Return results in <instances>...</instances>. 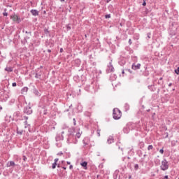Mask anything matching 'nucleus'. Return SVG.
Segmentation results:
<instances>
[{"label": "nucleus", "instance_id": "nucleus-31", "mask_svg": "<svg viewBox=\"0 0 179 179\" xmlns=\"http://www.w3.org/2000/svg\"><path fill=\"white\" fill-rule=\"evenodd\" d=\"M151 34H150V33H148V38H150Z\"/></svg>", "mask_w": 179, "mask_h": 179}, {"label": "nucleus", "instance_id": "nucleus-38", "mask_svg": "<svg viewBox=\"0 0 179 179\" xmlns=\"http://www.w3.org/2000/svg\"><path fill=\"white\" fill-rule=\"evenodd\" d=\"M129 179H132V176L129 175Z\"/></svg>", "mask_w": 179, "mask_h": 179}, {"label": "nucleus", "instance_id": "nucleus-10", "mask_svg": "<svg viewBox=\"0 0 179 179\" xmlns=\"http://www.w3.org/2000/svg\"><path fill=\"white\" fill-rule=\"evenodd\" d=\"M5 71L6 72H13V68H12V67H6Z\"/></svg>", "mask_w": 179, "mask_h": 179}, {"label": "nucleus", "instance_id": "nucleus-45", "mask_svg": "<svg viewBox=\"0 0 179 179\" xmlns=\"http://www.w3.org/2000/svg\"><path fill=\"white\" fill-rule=\"evenodd\" d=\"M159 80H163V78H159Z\"/></svg>", "mask_w": 179, "mask_h": 179}, {"label": "nucleus", "instance_id": "nucleus-9", "mask_svg": "<svg viewBox=\"0 0 179 179\" xmlns=\"http://www.w3.org/2000/svg\"><path fill=\"white\" fill-rule=\"evenodd\" d=\"M80 165H81L83 167H84V169H85V170H87V162H84L81 163Z\"/></svg>", "mask_w": 179, "mask_h": 179}, {"label": "nucleus", "instance_id": "nucleus-44", "mask_svg": "<svg viewBox=\"0 0 179 179\" xmlns=\"http://www.w3.org/2000/svg\"><path fill=\"white\" fill-rule=\"evenodd\" d=\"M66 163H67V164H71L70 162H67Z\"/></svg>", "mask_w": 179, "mask_h": 179}, {"label": "nucleus", "instance_id": "nucleus-21", "mask_svg": "<svg viewBox=\"0 0 179 179\" xmlns=\"http://www.w3.org/2000/svg\"><path fill=\"white\" fill-rule=\"evenodd\" d=\"M134 169L135 170H138V169H139V165L138 164H135Z\"/></svg>", "mask_w": 179, "mask_h": 179}, {"label": "nucleus", "instance_id": "nucleus-46", "mask_svg": "<svg viewBox=\"0 0 179 179\" xmlns=\"http://www.w3.org/2000/svg\"><path fill=\"white\" fill-rule=\"evenodd\" d=\"M61 1V2H64V1H65V0H60Z\"/></svg>", "mask_w": 179, "mask_h": 179}, {"label": "nucleus", "instance_id": "nucleus-30", "mask_svg": "<svg viewBox=\"0 0 179 179\" xmlns=\"http://www.w3.org/2000/svg\"><path fill=\"white\" fill-rule=\"evenodd\" d=\"M143 6H146V1H143Z\"/></svg>", "mask_w": 179, "mask_h": 179}, {"label": "nucleus", "instance_id": "nucleus-33", "mask_svg": "<svg viewBox=\"0 0 179 179\" xmlns=\"http://www.w3.org/2000/svg\"><path fill=\"white\" fill-rule=\"evenodd\" d=\"M69 169H70V170H72L73 169V166L70 165Z\"/></svg>", "mask_w": 179, "mask_h": 179}, {"label": "nucleus", "instance_id": "nucleus-25", "mask_svg": "<svg viewBox=\"0 0 179 179\" xmlns=\"http://www.w3.org/2000/svg\"><path fill=\"white\" fill-rule=\"evenodd\" d=\"M73 125H76V119L73 118Z\"/></svg>", "mask_w": 179, "mask_h": 179}, {"label": "nucleus", "instance_id": "nucleus-16", "mask_svg": "<svg viewBox=\"0 0 179 179\" xmlns=\"http://www.w3.org/2000/svg\"><path fill=\"white\" fill-rule=\"evenodd\" d=\"M152 149H153V145H148V150H152Z\"/></svg>", "mask_w": 179, "mask_h": 179}, {"label": "nucleus", "instance_id": "nucleus-2", "mask_svg": "<svg viewBox=\"0 0 179 179\" xmlns=\"http://www.w3.org/2000/svg\"><path fill=\"white\" fill-rule=\"evenodd\" d=\"M160 169L161 170H162V171H166V170H169V162H167L166 159L162 161Z\"/></svg>", "mask_w": 179, "mask_h": 179}, {"label": "nucleus", "instance_id": "nucleus-15", "mask_svg": "<svg viewBox=\"0 0 179 179\" xmlns=\"http://www.w3.org/2000/svg\"><path fill=\"white\" fill-rule=\"evenodd\" d=\"M113 142H114V139L113 138L108 139V143L110 144V143H113Z\"/></svg>", "mask_w": 179, "mask_h": 179}, {"label": "nucleus", "instance_id": "nucleus-4", "mask_svg": "<svg viewBox=\"0 0 179 179\" xmlns=\"http://www.w3.org/2000/svg\"><path fill=\"white\" fill-rule=\"evenodd\" d=\"M24 113L25 114H27L28 115H30V114L33 113V110H31V107H30L29 106H27L24 108Z\"/></svg>", "mask_w": 179, "mask_h": 179}, {"label": "nucleus", "instance_id": "nucleus-24", "mask_svg": "<svg viewBox=\"0 0 179 179\" xmlns=\"http://www.w3.org/2000/svg\"><path fill=\"white\" fill-rule=\"evenodd\" d=\"M73 130H74L73 129H69V132H71V133H70V135H72V131H73Z\"/></svg>", "mask_w": 179, "mask_h": 179}, {"label": "nucleus", "instance_id": "nucleus-26", "mask_svg": "<svg viewBox=\"0 0 179 179\" xmlns=\"http://www.w3.org/2000/svg\"><path fill=\"white\" fill-rule=\"evenodd\" d=\"M159 152H160L162 155H163V153H164V150L163 149H161V150H159Z\"/></svg>", "mask_w": 179, "mask_h": 179}, {"label": "nucleus", "instance_id": "nucleus-19", "mask_svg": "<svg viewBox=\"0 0 179 179\" xmlns=\"http://www.w3.org/2000/svg\"><path fill=\"white\" fill-rule=\"evenodd\" d=\"M175 73H176V75H179V67L175 70Z\"/></svg>", "mask_w": 179, "mask_h": 179}, {"label": "nucleus", "instance_id": "nucleus-3", "mask_svg": "<svg viewBox=\"0 0 179 179\" xmlns=\"http://www.w3.org/2000/svg\"><path fill=\"white\" fill-rule=\"evenodd\" d=\"M10 19H12L13 22H16V23H20V22H22V20L20 19V17H19V16L16 15H11Z\"/></svg>", "mask_w": 179, "mask_h": 179}, {"label": "nucleus", "instance_id": "nucleus-35", "mask_svg": "<svg viewBox=\"0 0 179 179\" xmlns=\"http://www.w3.org/2000/svg\"><path fill=\"white\" fill-rule=\"evenodd\" d=\"M3 16H8V13H3Z\"/></svg>", "mask_w": 179, "mask_h": 179}, {"label": "nucleus", "instance_id": "nucleus-48", "mask_svg": "<svg viewBox=\"0 0 179 179\" xmlns=\"http://www.w3.org/2000/svg\"><path fill=\"white\" fill-rule=\"evenodd\" d=\"M29 34H31V32H28Z\"/></svg>", "mask_w": 179, "mask_h": 179}, {"label": "nucleus", "instance_id": "nucleus-11", "mask_svg": "<svg viewBox=\"0 0 179 179\" xmlns=\"http://www.w3.org/2000/svg\"><path fill=\"white\" fill-rule=\"evenodd\" d=\"M12 166H15V162H13V161H10V162H8L7 164V167H10Z\"/></svg>", "mask_w": 179, "mask_h": 179}, {"label": "nucleus", "instance_id": "nucleus-43", "mask_svg": "<svg viewBox=\"0 0 179 179\" xmlns=\"http://www.w3.org/2000/svg\"><path fill=\"white\" fill-rule=\"evenodd\" d=\"M48 52H51V50H48Z\"/></svg>", "mask_w": 179, "mask_h": 179}, {"label": "nucleus", "instance_id": "nucleus-34", "mask_svg": "<svg viewBox=\"0 0 179 179\" xmlns=\"http://www.w3.org/2000/svg\"><path fill=\"white\" fill-rule=\"evenodd\" d=\"M162 179H169V176H165L164 178Z\"/></svg>", "mask_w": 179, "mask_h": 179}, {"label": "nucleus", "instance_id": "nucleus-39", "mask_svg": "<svg viewBox=\"0 0 179 179\" xmlns=\"http://www.w3.org/2000/svg\"><path fill=\"white\" fill-rule=\"evenodd\" d=\"M64 51V49L61 48L60 49V52H62Z\"/></svg>", "mask_w": 179, "mask_h": 179}, {"label": "nucleus", "instance_id": "nucleus-18", "mask_svg": "<svg viewBox=\"0 0 179 179\" xmlns=\"http://www.w3.org/2000/svg\"><path fill=\"white\" fill-rule=\"evenodd\" d=\"M55 167H57V164H56V162H54L53 164H52V169H55Z\"/></svg>", "mask_w": 179, "mask_h": 179}, {"label": "nucleus", "instance_id": "nucleus-29", "mask_svg": "<svg viewBox=\"0 0 179 179\" xmlns=\"http://www.w3.org/2000/svg\"><path fill=\"white\" fill-rule=\"evenodd\" d=\"M129 44L131 45L132 44V41L131 39L129 40Z\"/></svg>", "mask_w": 179, "mask_h": 179}, {"label": "nucleus", "instance_id": "nucleus-49", "mask_svg": "<svg viewBox=\"0 0 179 179\" xmlns=\"http://www.w3.org/2000/svg\"><path fill=\"white\" fill-rule=\"evenodd\" d=\"M25 33L27 34V33H29V32L26 31Z\"/></svg>", "mask_w": 179, "mask_h": 179}, {"label": "nucleus", "instance_id": "nucleus-37", "mask_svg": "<svg viewBox=\"0 0 179 179\" xmlns=\"http://www.w3.org/2000/svg\"><path fill=\"white\" fill-rule=\"evenodd\" d=\"M172 85H173V83H169V87H171V86H172Z\"/></svg>", "mask_w": 179, "mask_h": 179}, {"label": "nucleus", "instance_id": "nucleus-42", "mask_svg": "<svg viewBox=\"0 0 179 179\" xmlns=\"http://www.w3.org/2000/svg\"><path fill=\"white\" fill-rule=\"evenodd\" d=\"M122 73H123V74L125 73V71L124 70H122Z\"/></svg>", "mask_w": 179, "mask_h": 179}, {"label": "nucleus", "instance_id": "nucleus-14", "mask_svg": "<svg viewBox=\"0 0 179 179\" xmlns=\"http://www.w3.org/2000/svg\"><path fill=\"white\" fill-rule=\"evenodd\" d=\"M35 78H36V79H41V74L36 73V76H35Z\"/></svg>", "mask_w": 179, "mask_h": 179}, {"label": "nucleus", "instance_id": "nucleus-47", "mask_svg": "<svg viewBox=\"0 0 179 179\" xmlns=\"http://www.w3.org/2000/svg\"><path fill=\"white\" fill-rule=\"evenodd\" d=\"M143 2H146V0H143Z\"/></svg>", "mask_w": 179, "mask_h": 179}, {"label": "nucleus", "instance_id": "nucleus-27", "mask_svg": "<svg viewBox=\"0 0 179 179\" xmlns=\"http://www.w3.org/2000/svg\"><path fill=\"white\" fill-rule=\"evenodd\" d=\"M16 85H17L16 83H13L12 86H13V87H15Z\"/></svg>", "mask_w": 179, "mask_h": 179}, {"label": "nucleus", "instance_id": "nucleus-32", "mask_svg": "<svg viewBox=\"0 0 179 179\" xmlns=\"http://www.w3.org/2000/svg\"><path fill=\"white\" fill-rule=\"evenodd\" d=\"M98 136H100V130H97Z\"/></svg>", "mask_w": 179, "mask_h": 179}, {"label": "nucleus", "instance_id": "nucleus-7", "mask_svg": "<svg viewBox=\"0 0 179 179\" xmlns=\"http://www.w3.org/2000/svg\"><path fill=\"white\" fill-rule=\"evenodd\" d=\"M31 13L33 16H38V10H31Z\"/></svg>", "mask_w": 179, "mask_h": 179}, {"label": "nucleus", "instance_id": "nucleus-41", "mask_svg": "<svg viewBox=\"0 0 179 179\" xmlns=\"http://www.w3.org/2000/svg\"><path fill=\"white\" fill-rule=\"evenodd\" d=\"M141 144L143 145V148L145 146V144L143 143H141Z\"/></svg>", "mask_w": 179, "mask_h": 179}, {"label": "nucleus", "instance_id": "nucleus-22", "mask_svg": "<svg viewBox=\"0 0 179 179\" xmlns=\"http://www.w3.org/2000/svg\"><path fill=\"white\" fill-rule=\"evenodd\" d=\"M118 174H120V171L116 170V171H115V176H116V177H117V176H118Z\"/></svg>", "mask_w": 179, "mask_h": 179}, {"label": "nucleus", "instance_id": "nucleus-20", "mask_svg": "<svg viewBox=\"0 0 179 179\" xmlns=\"http://www.w3.org/2000/svg\"><path fill=\"white\" fill-rule=\"evenodd\" d=\"M22 159L24 162H27V157L25 155H23Z\"/></svg>", "mask_w": 179, "mask_h": 179}, {"label": "nucleus", "instance_id": "nucleus-50", "mask_svg": "<svg viewBox=\"0 0 179 179\" xmlns=\"http://www.w3.org/2000/svg\"><path fill=\"white\" fill-rule=\"evenodd\" d=\"M178 179H179V178H178Z\"/></svg>", "mask_w": 179, "mask_h": 179}, {"label": "nucleus", "instance_id": "nucleus-8", "mask_svg": "<svg viewBox=\"0 0 179 179\" xmlns=\"http://www.w3.org/2000/svg\"><path fill=\"white\" fill-rule=\"evenodd\" d=\"M28 90H29V87H24L21 90L22 94H23V93H27Z\"/></svg>", "mask_w": 179, "mask_h": 179}, {"label": "nucleus", "instance_id": "nucleus-28", "mask_svg": "<svg viewBox=\"0 0 179 179\" xmlns=\"http://www.w3.org/2000/svg\"><path fill=\"white\" fill-rule=\"evenodd\" d=\"M58 160H59V159L58 158H56V159H55V163H58Z\"/></svg>", "mask_w": 179, "mask_h": 179}, {"label": "nucleus", "instance_id": "nucleus-23", "mask_svg": "<svg viewBox=\"0 0 179 179\" xmlns=\"http://www.w3.org/2000/svg\"><path fill=\"white\" fill-rule=\"evenodd\" d=\"M76 136L79 138H80L81 134L78 132V133H77V134H76Z\"/></svg>", "mask_w": 179, "mask_h": 179}, {"label": "nucleus", "instance_id": "nucleus-40", "mask_svg": "<svg viewBox=\"0 0 179 179\" xmlns=\"http://www.w3.org/2000/svg\"><path fill=\"white\" fill-rule=\"evenodd\" d=\"M62 169H63L64 170H66V167H65V166H63Z\"/></svg>", "mask_w": 179, "mask_h": 179}, {"label": "nucleus", "instance_id": "nucleus-1", "mask_svg": "<svg viewBox=\"0 0 179 179\" xmlns=\"http://www.w3.org/2000/svg\"><path fill=\"white\" fill-rule=\"evenodd\" d=\"M122 116V113H121V110H120V109H118L117 108L113 109V117L115 120H120V118H121Z\"/></svg>", "mask_w": 179, "mask_h": 179}, {"label": "nucleus", "instance_id": "nucleus-6", "mask_svg": "<svg viewBox=\"0 0 179 179\" xmlns=\"http://www.w3.org/2000/svg\"><path fill=\"white\" fill-rule=\"evenodd\" d=\"M131 69H134V71H136L138 69H141V64H133L131 66Z\"/></svg>", "mask_w": 179, "mask_h": 179}, {"label": "nucleus", "instance_id": "nucleus-17", "mask_svg": "<svg viewBox=\"0 0 179 179\" xmlns=\"http://www.w3.org/2000/svg\"><path fill=\"white\" fill-rule=\"evenodd\" d=\"M105 17H106V19H110V17H111V15L107 14L105 15Z\"/></svg>", "mask_w": 179, "mask_h": 179}, {"label": "nucleus", "instance_id": "nucleus-12", "mask_svg": "<svg viewBox=\"0 0 179 179\" xmlns=\"http://www.w3.org/2000/svg\"><path fill=\"white\" fill-rule=\"evenodd\" d=\"M24 119L26 120L25 121V128H27V126L29 125V124H27V120H29V117H27V116H24Z\"/></svg>", "mask_w": 179, "mask_h": 179}, {"label": "nucleus", "instance_id": "nucleus-36", "mask_svg": "<svg viewBox=\"0 0 179 179\" xmlns=\"http://www.w3.org/2000/svg\"><path fill=\"white\" fill-rule=\"evenodd\" d=\"M67 29H68V30H71V27H69V25H68Z\"/></svg>", "mask_w": 179, "mask_h": 179}, {"label": "nucleus", "instance_id": "nucleus-13", "mask_svg": "<svg viewBox=\"0 0 179 179\" xmlns=\"http://www.w3.org/2000/svg\"><path fill=\"white\" fill-rule=\"evenodd\" d=\"M17 134L18 135H22L23 134V130L19 129V128L17 129Z\"/></svg>", "mask_w": 179, "mask_h": 179}, {"label": "nucleus", "instance_id": "nucleus-5", "mask_svg": "<svg viewBox=\"0 0 179 179\" xmlns=\"http://www.w3.org/2000/svg\"><path fill=\"white\" fill-rule=\"evenodd\" d=\"M107 72L108 73L114 72V66H113V63L111 62L108 65Z\"/></svg>", "mask_w": 179, "mask_h": 179}]
</instances>
